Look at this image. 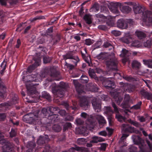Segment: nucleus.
<instances>
[{"instance_id": "obj_11", "label": "nucleus", "mask_w": 152, "mask_h": 152, "mask_svg": "<svg viewBox=\"0 0 152 152\" xmlns=\"http://www.w3.org/2000/svg\"><path fill=\"white\" fill-rule=\"evenodd\" d=\"M140 94L145 99L148 100H152V94L144 90H142L140 91Z\"/></svg>"}, {"instance_id": "obj_39", "label": "nucleus", "mask_w": 152, "mask_h": 152, "mask_svg": "<svg viewBox=\"0 0 152 152\" xmlns=\"http://www.w3.org/2000/svg\"><path fill=\"white\" fill-rule=\"evenodd\" d=\"M115 77L116 76L118 75H119L121 76V74L118 72V70L117 68V65L116 63V59H115Z\"/></svg>"}, {"instance_id": "obj_64", "label": "nucleus", "mask_w": 152, "mask_h": 152, "mask_svg": "<svg viewBox=\"0 0 152 152\" xmlns=\"http://www.w3.org/2000/svg\"><path fill=\"white\" fill-rule=\"evenodd\" d=\"M45 149L47 152L51 151H52V148L49 145H47L45 147Z\"/></svg>"}, {"instance_id": "obj_51", "label": "nucleus", "mask_w": 152, "mask_h": 152, "mask_svg": "<svg viewBox=\"0 0 152 152\" xmlns=\"http://www.w3.org/2000/svg\"><path fill=\"white\" fill-rule=\"evenodd\" d=\"M75 122L77 125H81L83 124V121L80 118H77L75 120Z\"/></svg>"}, {"instance_id": "obj_47", "label": "nucleus", "mask_w": 152, "mask_h": 152, "mask_svg": "<svg viewBox=\"0 0 152 152\" xmlns=\"http://www.w3.org/2000/svg\"><path fill=\"white\" fill-rule=\"evenodd\" d=\"M6 64V62L4 61H3L1 65V67L2 68H3L2 70L0 72L1 74H2V73L4 72V70L5 69Z\"/></svg>"}, {"instance_id": "obj_13", "label": "nucleus", "mask_w": 152, "mask_h": 152, "mask_svg": "<svg viewBox=\"0 0 152 152\" xmlns=\"http://www.w3.org/2000/svg\"><path fill=\"white\" fill-rule=\"evenodd\" d=\"M73 83L76 88V91L79 94L84 93V91L81 89L82 85L79 83L77 80H74Z\"/></svg>"}, {"instance_id": "obj_43", "label": "nucleus", "mask_w": 152, "mask_h": 152, "mask_svg": "<svg viewBox=\"0 0 152 152\" xmlns=\"http://www.w3.org/2000/svg\"><path fill=\"white\" fill-rule=\"evenodd\" d=\"M53 128L54 131L58 132H60L61 130L60 126L57 125H54L53 127Z\"/></svg>"}, {"instance_id": "obj_2", "label": "nucleus", "mask_w": 152, "mask_h": 152, "mask_svg": "<svg viewBox=\"0 0 152 152\" xmlns=\"http://www.w3.org/2000/svg\"><path fill=\"white\" fill-rule=\"evenodd\" d=\"M90 100H92L93 106L96 111L97 112L100 111L101 109V104L96 102L95 98H90L82 96L80 98V105L84 110H86L89 107Z\"/></svg>"}, {"instance_id": "obj_10", "label": "nucleus", "mask_w": 152, "mask_h": 152, "mask_svg": "<svg viewBox=\"0 0 152 152\" xmlns=\"http://www.w3.org/2000/svg\"><path fill=\"white\" fill-rule=\"evenodd\" d=\"M128 51L125 49H123L122 51V53L120 54L121 56L123 57L122 59V62L124 64H125L127 61H128Z\"/></svg>"}, {"instance_id": "obj_35", "label": "nucleus", "mask_w": 152, "mask_h": 152, "mask_svg": "<svg viewBox=\"0 0 152 152\" xmlns=\"http://www.w3.org/2000/svg\"><path fill=\"white\" fill-rule=\"evenodd\" d=\"M48 109L50 112L52 114L54 113L56 111L59 112V108L57 107H48Z\"/></svg>"}, {"instance_id": "obj_61", "label": "nucleus", "mask_w": 152, "mask_h": 152, "mask_svg": "<svg viewBox=\"0 0 152 152\" xmlns=\"http://www.w3.org/2000/svg\"><path fill=\"white\" fill-rule=\"evenodd\" d=\"M112 4H110L108 6V7L110 10V11L112 12L113 13L114 12V6L113 5V3H112Z\"/></svg>"}, {"instance_id": "obj_59", "label": "nucleus", "mask_w": 152, "mask_h": 152, "mask_svg": "<svg viewBox=\"0 0 152 152\" xmlns=\"http://www.w3.org/2000/svg\"><path fill=\"white\" fill-rule=\"evenodd\" d=\"M101 11L102 12L107 13L108 12V9L104 6H101Z\"/></svg>"}, {"instance_id": "obj_40", "label": "nucleus", "mask_w": 152, "mask_h": 152, "mask_svg": "<svg viewBox=\"0 0 152 152\" xmlns=\"http://www.w3.org/2000/svg\"><path fill=\"white\" fill-rule=\"evenodd\" d=\"M115 118L117 119L118 121L120 122L124 121L125 119L124 117L118 113L116 114Z\"/></svg>"}, {"instance_id": "obj_54", "label": "nucleus", "mask_w": 152, "mask_h": 152, "mask_svg": "<svg viewBox=\"0 0 152 152\" xmlns=\"http://www.w3.org/2000/svg\"><path fill=\"white\" fill-rule=\"evenodd\" d=\"M56 83H53L52 85H51L50 86V87L52 89L53 92L55 93L56 91Z\"/></svg>"}, {"instance_id": "obj_25", "label": "nucleus", "mask_w": 152, "mask_h": 152, "mask_svg": "<svg viewBox=\"0 0 152 152\" xmlns=\"http://www.w3.org/2000/svg\"><path fill=\"white\" fill-rule=\"evenodd\" d=\"M38 75L37 74H32L31 75L28 76L29 80L27 81H37L38 80L37 79V76Z\"/></svg>"}, {"instance_id": "obj_57", "label": "nucleus", "mask_w": 152, "mask_h": 152, "mask_svg": "<svg viewBox=\"0 0 152 152\" xmlns=\"http://www.w3.org/2000/svg\"><path fill=\"white\" fill-rule=\"evenodd\" d=\"M95 16L97 18H99L103 20H105L106 18V17L103 15L100 14H96L95 15Z\"/></svg>"}, {"instance_id": "obj_15", "label": "nucleus", "mask_w": 152, "mask_h": 152, "mask_svg": "<svg viewBox=\"0 0 152 152\" xmlns=\"http://www.w3.org/2000/svg\"><path fill=\"white\" fill-rule=\"evenodd\" d=\"M117 25L118 27L123 29H126L127 28V23H126L125 20L123 19L118 20Z\"/></svg>"}, {"instance_id": "obj_23", "label": "nucleus", "mask_w": 152, "mask_h": 152, "mask_svg": "<svg viewBox=\"0 0 152 152\" xmlns=\"http://www.w3.org/2000/svg\"><path fill=\"white\" fill-rule=\"evenodd\" d=\"M107 23L108 25L110 27L113 26H114L113 18L111 16H108Z\"/></svg>"}, {"instance_id": "obj_27", "label": "nucleus", "mask_w": 152, "mask_h": 152, "mask_svg": "<svg viewBox=\"0 0 152 152\" xmlns=\"http://www.w3.org/2000/svg\"><path fill=\"white\" fill-rule=\"evenodd\" d=\"M116 92L115 91V102H116L118 105L120 104L121 102L122 101L123 98L121 96H116Z\"/></svg>"}, {"instance_id": "obj_55", "label": "nucleus", "mask_w": 152, "mask_h": 152, "mask_svg": "<svg viewBox=\"0 0 152 152\" xmlns=\"http://www.w3.org/2000/svg\"><path fill=\"white\" fill-rule=\"evenodd\" d=\"M45 18L44 16H37L34 18H33L31 20V21H33L36 20H40L42 19H45Z\"/></svg>"}, {"instance_id": "obj_16", "label": "nucleus", "mask_w": 152, "mask_h": 152, "mask_svg": "<svg viewBox=\"0 0 152 152\" xmlns=\"http://www.w3.org/2000/svg\"><path fill=\"white\" fill-rule=\"evenodd\" d=\"M81 53L82 58L85 60V61L88 64V65L90 66V60L86 57V54H87L86 49V48L83 49V51L81 50Z\"/></svg>"}, {"instance_id": "obj_56", "label": "nucleus", "mask_w": 152, "mask_h": 152, "mask_svg": "<svg viewBox=\"0 0 152 152\" xmlns=\"http://www.w3.org/2000/svg\"><path fill=\"white\" fill-rule=\"evenodd\" d=\"M16 133L15 130L12 129L11 130V131L10 132V136L11 137H12L15 136Z\"/></svg>"}, {"instance_id": "obj_62", "label": "nucleus", "mask_w": 152, "mask_h": 152, "mask_svg": "<svg viewBox=\"0 0 152 152\" xmlns=\"http://www.w3.org/2000/svg\"><path fill=\"white\" fill-rule=\"evenodd\" d=\"M99 134L101 136H106L107 135V133L105 131H102L99 133Z\"/></svg>"}, {"instance_id": "obj_63", "label": "nucleus", "mask_w": 152, "mask_h": 152, "mask_svg": "<svg viewBox=\"0 0 152 152\" xmlns=\"http://www.w3.org/2000/svg\"><path fill=\"white\" fill-rule=\"evenodd\" d=\"M6 117V115L4 113H0V120L3 121Z\"/></svg>"}, {"instance_id": "obj_42", "label": "nucleus", "mask_w": 152, "mask_h": 152, "mask_svg": "<svg viewBox=\"0 0 152 152\" xmlns=\"http://www.w3.org/2000/svg\"><path fill=\"white\" fill-rule=\"evenodd\" d=\"M75 149L76 151L81 152H85L86 150L85 148L82 147L76 146Z\"/></svg>"}, {"instance_id": "obj_28", "label": "nucleus", "mask_w": 152, "mask_h": 152, "mask_svg": "<svg viewBox=\"0 0 152 152\" xmlns=\"http://www.w3.org/2000/svg\"><path fill=\"white\" fill-rule=\"evenodd\" d=\"M143 61L144 64L147 66L148 67L152 68V59L143 60Z\"/></svg>"}, {"instance_id": "obj_60", "label": "nucleus", "mask_w": 152, "mask_h": 152, "mask_svg": "<svg viewBox=\"0 0 152 152\" xmlns=\"http://www.w3.org/2000/svg\"><path fill=\"white\" fill-rule=\"evenodd\" d=\"M106 129L108 132V135H111L113 133V129L108 127L106 128Z\"/></svg>"}, {"instance_id": "obj_33", "label": "nucleus", "mask_w": 152, "mask_h": 152, "mask_svg": "<svg viewBox=\"0 0 152 152\" xmlns=\"http://www.w3.org/2000/svg\"><path fill=\"white\" fill-rule=\"evenodd\" d=\"M84 18L88 24H90L91 23V17L90 15H86L84 16Z\"/></svg>"}, {"instance_id": "obj_58", "label": "nucleus", "mask_w": 152, "mask_h": 152, "mask_svg": "<svg viewBox=\"0 0 152 152\" xmlns=\"http://www.w3.org/2000/svg\"><path fill=\"white\" fill-rule=\"evenodd\" d=\"M58 115L52 114L51 115H49L48 116L50 117V119L51 118L52 119H53L54 121H55V119L58 117Z\"/></svg>"}, {"instance_id": "obj_45", "label": "nucleus", "mask_w": 152, "mask_h": 152, "mask_svg": "<svg viewBox=\"0 0 152 152\" xmlns=\"http://www.w3.org/2000/svg\"><path fill=\"white\" fill-rule=\"evenodd\" d=\"M89 89L90 91L94 92H96L98 90V88L95 87L92 83L90 85V87Z\"/></svg>"}, {"instance_id": "obj_12", "label": "nucleus", "mask_w": 152, "mask_h": 152, "mask_svg": "<svg viewBox=\"0 0 152 152\" xmlns=\"http://www.w3.org/2000/svg\"><path fill=\"white\" fill-rule=\"evenodd\" d=\"M106 63L109 70H113L114 67V61L113 58L108 59L106 61Z\"/></svg>"}, {"instance_id": "obj_14", "label": "nucleus", "mask_w": 152, "mask_h": 152, "mask_svg": "<svg viewBox=\"0 0 152 152\" xmlns=\"http://www.w3.org/2000/svg\"><path fill=\"white\" fill-rule=\"evenodd\" d=\"M107 84H108V85L105 86V87L108 89L111 95L113 96H114V89L113 87H112V85L113 86L114 85L113 82L111 81H109L108 80L107 82Z\"/></svg>"}, {"instance_id": "obj_29", "label": "nucleus", "mask_w": 152, "mask_h": 152, "mask_svg": "<svg viewBox=\"0 0 152 152\" xmlns=\"http://www.w3.org/2000/svg\"><path fill=\"white\" fill-rule=\"evenodd\" d=\"M128 122L134 126L137 127H140L141 125L138 122L132 120L131 119H129L128 120Z\"/></svg>"}, {"instance_id": "obj_32", "label": "nucleus", "mask_w": 152, "mask_h": 152, "mask_svg": "<svg viewBox=\"0 0 152 152\" xmlns=\"http://www.w3.org/2000/svg\"><path fill=\"white\" fill-rule=\"evenodd\" d=\"M142 104L141 101L138 102L136 104L132 106L131 109L137 110L140 109L141 108V106Z\"/></svg>"}, {"instance_id": "obj_24", "label": "nucleus", "mask_w": 152, "mask_h": 152, "mask_svg": "<svg viewBox=\"0 0 152 152\" xmlns=\"http://www.w3.org/2000/svg\"><path fill=\"white\" fill-rule=\"evenodd\" d=\"M96 118L99 123L105 124L106 123V121L104 117L102 115H97L96 116Z\"/></svg>"}, {"instance_id": "obj_50", "label": "nucleus", "mask_w": 152, "mask_h": 152, "mask_svg": "<svg viewBox=\"0 0 152 152\" xmlns=\"http://www.w3.org/2000/svg\"><path fill=\"white\" fill-rule=\"evenodd\" d=\"M27 93L30 95L33 94L35 93V91L34 90H32L31 89L29 88L28 87H27Z\"/></svg>"}, {"instance_id": "obj_48", "label": "nucleus", "mask_w": 152, "mask_h": 152, "mask_svg": "<svg viewBox=\"0 0 152 152\" xmlns=\"http://www.w3.org/2000/svg\"><path fill=\"white\" fill-rule=\"evenodd\" d=\"M48 110H49L48 107L47 108H43L42 110V113L44 115L47 116L48 115Z\"/></svg>"}, {"instance_id": "obj_30", "label": "nucleus", "mask_w": 152, "mask_h": 152, "mask_svg": "<svg viewBox=\"0 0 152 152\" xmlns=\"http://www.w3.org/2000/svg\"><path fill=\"white\" fill-rule=\"evenodd\" d=\"M54 94L57 96V97H61L64 94V92L61 89H58L56 91L55 93H53Z\"/></svg>"}, {"instance_id": "obj_38", "label": "nucleus", "mask_w": 152, "mask_h": 152, "mask_svg": "<svg viewBox=\"0 0 152 152\" xmlns=\"http://www.w3.org/2000/svg\"><path fill=\"white\" fill-rule=\"evenodd\" d=\"M86 140L83 138L78 139L77 140V143L80 145H83L86 143Z\"/></svg>"}, {"instance_id": "obj_49", "label": "nucleus", "mask_w": 152, "mask_h": 152, "mask_svg": "<svg viewBox=\"0 0 152 152\" xmlns=\"http://www.w3.org/2000/svg\"><path fill=\"white\" fill-rule=\"evenodd\" d=\"M81 77L83 82L87 83L88 82V78L86 76L83 75L81 76Z\"/></svg>"}, {"instance_id": "obj_17", "label": "nucleus", "mask_w": 152, "mask_h": 152, "mask_svg": "<svg viewBox=\"0 0 152 152\" xmlns=\"http://www.w3.org/2000/svg\"><path fill=\"white\" fill-rule=\"evenodd\" d=\"M135 34L140 39H145L146 37V34L141 31H137L135 32Z\"/></svg>"}, {"instance_id": "obj_31", "label": "nucleus", "mask_w": 152, "mask_h": 152, "mask_svg": "<svg viewBox=\"0 0 152 152\" xmlns=\"http://www.w3.org/2000/svg\"><path fill=\"white\" fill-rule=\"evenodd\" d=\"M123 77L124 79L129 82L133 81L135 80V79L130 75H123Z\"/></svg>"}, {"instance_id": "obj_52", "label": "nucleus", "mask_w": 152, "mask_h": 152, "mask_svg": "<svg viewBox=\"0 0 152 152\" xmlns=\"http://www.w3.org/2000/svg\"><path fill=\"white\" fill-rule=\"evenodd\" d=\"M107 144L104 143H102L101 144V147H100V149L101 150L104 151L107 146Z\"/></svg>"}, {"instance_id": "obj_5", "label": "nucleus", "mask_w": 152, "mask_h": 152, "mask_svg": "<svg viewBox=\"0 0 152 152\" xmlns=\"http://www.w3.org/2000/svg\"><path fill=\"white\" fill-rule=\"evenodd\" d=\"M39 110H37L33 113H29L25 115L23 117V120L26 122H32L34 121L38 120L39 118L38 114Z\"/></svg>"}, {"instance_id": "obj_9", "label": "nucleus", "mask_w": 152, "mask_h": 152, "mask_svg": "<svg viewBox=\"0 0 152 152\" xmlns=\"http://www.w3.org/2000/svg\"><path fill=\"white\" fill-rule=\"evenodd\" d=\"M50 140L48 135L41 136L37 141V143L38 145H42L45 143L48 142Z\"/></svg>"}, {"instance_id": "obj_6", "label": "nucleus", "mask_w": 152, "mask_h": 152, "mask_svg": "<svg viewBox=\"0 0 152 152\" xmlns=\"http://www.w3.org/2000/svg\"><path fill=\"white\" fill-rule=\"evenodd\" d=\"M0 143L3 145V152H12V148L13 147L12 143H11L2 138L0 139Z\"/></svg>"}, {"instance_id": "obj_22", "label": "nucleus", "mask_w": 152, "mask_h": 152, "mask_svg": "<svg viewBox=\"0 0 152 152\" xmlns=\"http://www.w3.org/2000/svg\"><path fill=\"white\" fill-rule=\"evenodd\" d=\"M99 5L96 3L94 4L93 6L90 9V12H96L99 10Z\"/></svg>"}, {"instance_id": "obj_37", "label": "nucleus", "mask_w": 152, "mask_h": 152, "mask_svg": "<svg viewBox=\"0 0 152 152\" xmlns=\"http://www.w3.org/2000/svg\"><path fill=\"white\" fill-rule=\"evenodd\" d=\"M64 58L65 59H73L76 61L77 62H78L80 61V59L78 58V57L77 56H70L69 57L68 56H64Z\"/></svg>"}, {"instance_id": "obj_4", "label": "nucleus", "mask_w": 152, "mask_h": 152, "mask_svg": "<svg viewBox=\"0 0 152 152\" xmlns=\"http://www.w3.org/2000/svg\"><path fill=\"white\" fill-rule=\"evenodd\" d=\"M121 40L123 42L127 44L131 43V45L132 47L139 48L142 46V43L140 41L133 39L132 36L129 34H126L124 37L121 38Z\"/></svg>"}, {"instance_id": "obj_53", "label": "nucleus", "mask_w": 152, "mask_h": 152, "mask_svg": "<svg viewBox=\"0 0 152 152\" xmlns=\"http://www.w3.org/2000/svg\"><path fill=\"white\" fill-rule=\"evenodd\" d=\"M121 5V4L120 3L115 2V14L116 12H117L118 10L117 8Z\"/></svg>"}, {"instance_id": "obj_8", "label": "nucleus", "mask_w": 152, "mask_h": 152, "mask_svg": "<svg viewBox=\"0 0 152 152\" xmlns=\"http://www.w3.org/2000/svg\"><path fill=\"white\" fill-rule=\"evenodd\" d=\"M130 100V96L129 94L125 95L123 103L121 104V106L124 108H128L129 107V102Z\"/></svg>"}, {"instance_id": "obj_36", "label": "nucleus", "mask_w": 152, "mask_h": 152, "mask_svg": "<svg viewBox=\"0 0 152 152\" xmlns=\"http://www.w3.org/2000/svg\"><path fill=\"white\" fill-rule=\"evenodd\" d=\"M148 136L149 139L152 141V143H151L148 140H146V142L150 150H151L152 148V136L151 134H149Z\"/></svg>"}, {"instance_id": "obj_34", "label": "nucleus", "mask_w": 152, "mask_h": 152, "mask_svg": "<svg viewBox=\"0 0 152 152\" xmlns=\"http://www.w3.org/2000/svg\"><path fill=\"white\" fill-rule=\"evenodd\" d=\"M39 65V64L36 65L35 64H34L28 67L27 69V72L29 73L31 72L32 71L34 70L35 68Z\"/></svg>"}, {"instance_id": "obj_21", "label": "nucleus", "mask_w": 152, "mask_h": 152, "mask_svg": "<svg viewBox=\"0 0 152 152\" xmlns=\"http://www.w3.org/2000/svg\"><path fill=\"white\" fill-rule=\"evenodd\" d=\"M131 10V8L128 6L123 7L121 9V12L125 13H129Z\"/></svg>"}, {"instance_id": "obj_1", "label": "nucleus", "mask_w": 152, "mask_h": 152, "mask_svg": "<svg viewBox=\"0 0 152 152\" xmlns=\"http://www.w3.org/2000/svg\"><path fill=\"white\" fill-rule=\"evenodd\" d=\"M133 9L135 14H138L142 16L143 21L147 26L152 25V17H150L152 15V11L145 10L144 7L141 6H134Z\"/></svg>"}, {"instance_id": "obj_18", "label": "nucleus", "mask_w": 152, "mask_h": 152, "mask_svg": "<svg viewBox=\"0 0 152 152\" xmlns=\"http://www.w3.org/2000/svg\"><path fill=\"white\" fill-rule=\"evenodd\" d=\"M132 66L133 69H138L140 68L141 64L137 61L134 60L132 62Z\"/></svg>"}, {"instance_id": "obj_41", "label": "nucleus", "mask_w": 152, "mask_h": 152, "mask_svg": "<svg viewBox=\"0 0 152 152\" xmlns=\"http://www.w3.org/2000/svg\"><path fill=\"white\" fill-rule=\"evenodd\" d=\"M42 96L47 99H50V95L45 91L43 92L42 93Z\"/></svg>"}, {"instance_id": "obj_46", "label": "nucleus", "mask_w": 152, "mask_h": 152, "mask_svg": "<svg viewBox=\"0 0 152 152\" xmlns=\"http://www.w3.org/2000/svg\"><path fill=\"white\" fill-rule=\"evenodd\" d=\"M94 42L93 40H91L90 39H88L86 40L85 44L87 45H90L93 44Z\"/></svg>"}, {"instance_id": "obj_3", "label": "nucleus", "mask_w": 152, "mask_h": 152, "mask_svg": "<svg viewBox=\"0 0 152 152\" xmlns=\"http://www.w3.org/2000/svg\"><path fill=\"white\" fill-rule=\"evenodd\" d=\"M122 127H123L122 130L124 134H122L119 141L120 144L122 145H121V147L126 146V143L125 142L124 140L129 136L128 133H134L136 134H139L140 133L139 130H137L134 127L129 126L128 124H123Z\"/></svg>"}, {"instance_id": "obj_44", "label": "nucleus", "mask_w": 152, "mask_h": 152, "mask_svg": "<svg viewBox=\"0 0 152 152\" xmlns=\"http://www.w3.org/2000/svg\"><path fill=\"white\" fill-rule=\"evenodd\" d=\"M52 58L48 56H45L43 57V61L45 63L50 62L52 60Z\"/></svg>"}, {"instance_id": "obj_19", "label": "nucleus", "mask_w": 152, "mask_h": 152, "mask_svg": "<svg viewBox=\"0 0 152 152\" xmlns=\"http://www.w3.org/2000/svg\"><path fill=\"white\" fill-rule=\"evenodd\" d=\"M104 140L102 137L95 136L92 138V140L90 141V142L96 143L98 142L103 141Z\"/></svg>"}, {"instance_id": "obj_20", "label": "nucleus", "mask_w": 152, "mask_h": 152, "mask_svg": "<svg viewBox=\"0 0 152 152\" xmlns=\"http://www.w3.org/2000/svg\"><path fill=\"white\" fill-rule=\"evenodd\" d=\"M88 73L91 78H94L95 79H97V78L95 74V71L94 69L90 68L88 71Z\"/></svg>"}, {"instance_id": "obj_26", "label": "nucleus", "mask_w": 152, "mask_h": 152, "mask_svg": "<svg viewBox=\"0 0 152 152\" xmlns=\"http://www.w3.org/2000/svg\"><path fill=\"white\" fill-rule=\"evenodd\" d=\"M151 39L150 38H148V39L147 38V40L145 42H144L143 43V45L145 47L148 48L150 47L152 45Z\"/></svg>"}, {"instance_id": "obj_7", "label": "nucleus", "mask_w": 152, "mask_h": 152, "mask_svg": "<svg viewBox=\"0 0 152 152\" xmlns=\"http://www.w3.org/2000/svg\"><path fill=\"white\" fill-rule=\"evenodd\" d=\"M104 113L107 115L108 119L110 125H111L112 123V120L113 117L111 115L113 113V112L110 107H104Z\"/></svg>"}]
</instances>
